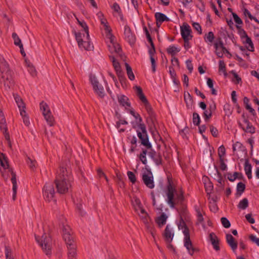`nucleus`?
<instances>
[{
  "label": "nucleus",
  "instance_id": "nucleus-43",
  "mask_svg": "<svg viewBox=\"0 0 259 259\" xmlns=\"http://www.w3.org/2000/svg\"><path fill=\"white\" fill-rule=\"evenodd\" d=\"M221 221L222 225L225 228H228L230 227L231 224L230 223V222L226 218H222Z\"/></svg>",
  "mask_w": 259,
  "mask_h": 259
},
{
  "label": "nucleus",
  "instance_id": "nucleus-31",
  "mask_svg": "<svg viewBox=\"0 0 259 259\" xmlns=\"http://www.w3.org/2000/svg\"><path fill=\"white\" fill-rule=\"evenodd\" d=\"M17 108L19 111L26 109V104L22 98L17 97Z\"/></svg>",
  "mask_w": 259,
  "mask_h": 259
},
{
  "label": "nucleus",
  "instance_id": "nucleus-45",
  "mask_svg": "<svg viewBox=\"0 0 259 259\" xmlns=\"http://www.w3.org/2000/svg\"><path fill=\"white\" fill-rule=\"evenodd\" d=\"M200 117L199 116V115L196 113H194L193 115V121L194 124L196 125H198L200 123Z\"/></svg>",
  "mask_w": 259,
  "mask_h": 259
},
{
  "label": "nucleus",
  "instance_id": "nucleus-7",
  "mask_svg": "<svg viewBox=\"0 0 259 259\" xmlns=\"http://www.w3.org/2000/svg\"><path fill=\"white\" fill-rule=\"evenodd\" d=\"M60 228L62 231V235L66 245L75 243L74 239L72 236V232L70 226L65 223L60 225Z\"/></svg>",
  "mask_w": 259,
  "mask_h": 259
},
{
  "label": "nucleus",
  "instance_id": "nucleus-1",
  "mask_svg": "<svg viewBox=\"0 0 259 259\" xmlns=\"http://www.w3.org/2000/svg\"><path fill=\"white\" fill-rule=\"evenodd\" d=\"M71 171L65 166H61L58 170L54 183L58 193H67L71 188Z\"/></svg>",
  "mask_w": 259,
  "mask_h": 259
},
{
  "label": "nucleus",
  "instance_id": "nucleus-11",
  "mask_svg": "<svg viewBox=\"0 0 259 259\" xmlns=\"http://www.w3.org/2000/svg\"><path fill=\"white\" fill-rule=\"evenodd\" d=\"M142 132L138 133V136L141 141V144L147 148H150L151 145L149 142L145 127H141Z\"/></svg>",
  "mask_w": 259,
  "mask_h": 259
},
{
  "label": "nucleus",
  "instance_id": "nucleus-36",
  "mask_svg": "<svg viewBox=\"0 0 259 259\" xmlns=\"http://www.w3.org/2000/svg\"><path fill=\"white\" fill-rule=\"evenodd\" d=\"M184 99L187 106H192L193 103V100L191 96L189 93H185Z\"/></svg>",
  "mask_w": 259,
  "mask_h": 259
},
{
  "label": "nucleus",
  "instance_id": "nucleus-35",
  "mask_svg": "<svg viewBox=\"0 0 259 259\" xmlns=\"http://www.w3.org/2000/svg\"><path fill=\"white\" fill-rule=\"evenodd\" d=\"M140 211V212L139 213V216L144 220V222H147L148 220L147 218H148V214L146 212L145 209L143 208V207L140 208L138 209V211Z\"/></svg>",
  "mask_w": 259,
  "mask_h": 259
},
{
  "label": "nucleus",
  "instance_id": "nucleus-16",
  "mask_svg": "<svg viewBox=\"0 0 259 259\" xmlns=\"http://www.w3.org/2000/svg\"><path fill=\"white\" fill-rule=\"evenodd\" d=\"M20 120L22 121L24 125L28 127L31 124L29 116L26 111V109L19 111Z\"/></svg>",
  "mask_w": 259,
  "mask_h": 259
},
{
  "label": "nucleus",
  "instance_id": "nucleus-3",
  "mask_svg": "<svg viewBox=\"0 0 259 259\" xmlns=\"http://www.w3.org/2000/svg\"><path fill=\"white\" fill-rule=\"evenodd\" d=\"M178 231L176 232V235L179 236L182 233L184 235V245L187 248L189 253L192 255L194 254L195 248L193 247L192 242L190 238L189 231L186 226L185 223L182 220H180L178 225Z\"/></svg>",
  "mask_w": 259,
  "mask_h": 259
},
{
  "label": "nucleus",
  "instance_id": "nucleus-62",
  "mask_svg": "<svg viewBox=\"0 0 259 259\" xmlns=\"http://www.w3.org/2000/svg\"><path fill=\"white\" fill-rule=\"evenodd\" d=\"M193 26L198 32L199 33H201V28L200 25L197 23H193Z\"/></svg>",
  "mask_w": 259,
  "mask_h": 259
},
{
  "label": "nucleus",
  "instance_id": "nucleus-26",
  "mask_svg": "<svg viewBox=\"0 0 259 259\" xmlns=\"http://www.w3.org/2000/svg\"><path fill=\"white\" fill-rule=\"evenodd\" d=\"M243 43L245 45L246 48L250 51H253V44L251 39L247 35L242 37Z\"/></svg>",
  "mask_w": 259,
  "mask_h": 259
},
{
  "label": "nucleus",
  "instance_id": "nucleus-15",
  "mask_svg": "<svg viewBox=\"0 0 259 259\" xmlns=\"http://www.w3.org/2000/svg\"><path fill=\"white\" fill-rule=\"evenodd\" d=\"M163 236L167 243H171L174 237V228L167 225L164 230Z\"/></svg>",
  "mask_w": 259,
  "mask_h": 259
},
{
  "label": "nucleus",
  "instance_id": "nucleus-52",
  "mask_svg": "<svg viewBox=\"0 0 259 259\" xmlns=\"http://www.w3.org/2000/svg\"><path fill=\"white\" fill-rule=\"evenodd\" d=\"M244 14L245 16H248L251 20H254L255 22H259L255 17H253L250 12L247 10H245L244 12Z\"/></svg>",
  "mask_w": 259,
  "mask_h": 259
},
{
  "label": "nucleus",
  "instance_id": "nucleus-33",
  "mask_svg": "<svg viewBox=\"0 0 259 259\" xmlns=\"http://www.w3.org/2000/svg\"><path fill=\"white\" fill-rule=\"evenodd\" d=\"M133 205L136 211H138V209L142 207V204L140 199L137 197H134V199L132 201Z\"/></svg>",
  "mask_w": 259,
  "mask_h": 259
},
{
  "label": "nucleus",
  "instance_id": "nucleus-2",
  "mask_svg": "<svg viewBox=\"0 0 259 259\" xmlns=\"http://www.w3.org/2000/svg\"><path fill=\"white\" fill-rule=\"evenodd\" d=\"M99 16L101 17V23L103 25L105 31L106 36L110 40V44L108 45L111 53H119L120 51L119 45L115 41V37L111 33L112 30L108 25L107 20L104 18L102 13H99Z\"/></svg>",
  "mask_w": 259,
  "mask_h": 259
},
{
  "label": "nucleus",
  "instance_id": "nucleus-39",
  "mask_svg": "<svg viewBox=\"0 0 259 259\" xmlns=\"http://www.w3.org/2000/svg\"><path fill=\"white\" fill-rule=\"evenodd\" d=\"M245 171L249 179L251 178V166L248 162L245 164Z\"/></svg>",
  "mask_w": 259,
  "mask_h": 259
},
{
  "label": "nucleus",
  "instance_id": "nucleus-19",
  "mask_svg": "<svg viewBox=\"0 0 259 259\" xmlns=\"http://www.w3.org/2000/svg\"><path fill=\"white\" fill-rule=\"evenodd\" d=\"M124 34L131 44H133L136 41V37L132 32L131 28L126 26L124 28Z\"/></svg>",
  "mask_w": 259,
  "mask_h": 259
},
{
  "label": "nucleus",
  "instance_id": "nucleus-24",
  "mask_svg": "<svg viewBox=\"0 0 259 259\" xmlns=\"http://www.w3.org/2000/svg\"><path fill=\"white\" fill-rule=\"evenodd\" d=\"M39 110L42 116L51 112L49 105L44 101H42L40 103Z\"/></svg>",
  "mask_w": 259,
  "mask_h": 259
},
{
  "label": "nucleus",
  "instance_id": "nucleus-55",
  "mask_svg": "<svg viewBox=\"0 0 259 259\" xmlns=\"http://www.w3.org/2000/svg\"><path fill=\"white\" fill-rule=\"evenodd\" d=\"M238 173L235 172L233 175H231V174H228V179L231 181H234L237 177Z\"/></svg>",
  "mask_w": 259,
  "mask_h": 259
},
{
  "label": "nucleus",
  "instance_id": "nucleus-47",
  "mask_svg": "<svg viewBox=\"0 0 259 259\" xmlns=\"http://www.w3.org/2000/svg\"><path fill=\"white\" fill-rule=\"evenodd\" d=\"M245 185L240 182L237 185V191L240 192V195L244 191Z\"/></svg>",
  "mask_w": 259,
  "mask_h": 259
},
{
  "label": "nucleus",
  "instance_id": "nucleus-32",
  "mask_svg": "<svg viewBox=\"0 0 259 259\" xmlns=\"http://www.w3.org/2000/svg\"><path fill=\"white\" fill-rule=\"evenodd\" d=\"M248 200L247 198H243L238 204V207L241 209H245L248 206Z\"/></svg>",
  "mask_w": 259,
  "mask_h": 259
},
{
  "label": "nucleus",
  "instance_id": "nucleus-5",
  "mask_svg": "<svg viewBox=\"0 0 259 259\" xmlns=\"http://www.w3.org/2000/svg\"><path fill=\"white\" fill-rule=\"evenodd\" d=\"M176 193L175 188L171 184L169 183L165 191L166 196V201L170 206L172 208L174 207L176 204L177 200L182 201L183 199V195L182 192H181L180 195H177V198H175Z\"/></svg>",
  "mask_w": 259,
  "mask_h": 259
},
{
  "label": "nucleus",
  "instance_id": "nucleus-14",
  "mask_svg": "<svg viewBox=\"0 0 259 259\" xmlns=\"http://www.w3.org/2000/svg\"><path fill=\"white\" fill-rule=\"evenodd\" d=\"M142 179L147 187L150 189H153L154 187L153 177L151 172H149L148 174H144L142 176Z\"/></svg>",
  "mask_w": 259,
  "mask_h": 259
},
{
  "label": "nucleus",
  "instance_id": "nucleus-48",
  "mask_svg": "<svg viewBox=\"0 0 259 259\" xmlns=\"http://www.w3.org/2000/svg\"><path fill=\"white\" fill-rule=\"evenodd\" d=\"M246 126L244 127L245 131L248 133H254L255 132L254 127L249 125L247 122H246Z\"/></svg>",
  "mask_w": 259,
  "mask_h": 259
},
{
  "label": "nucleus",
  "instance_id": "nucleus-22",
  "mask_svg": "<svg viewBox=\"0 0 259 259\" xmlns=\"http://www.w3.org/2000/svg\"><path fill=\"white\" fill-rule=\"evenodd\" d=\"M43 117L48 124L50 126H52L55 124V119L52 111L44 115Z\"/></svg>",
  "mask_w": 259,
  "mask_h": 259
},
{
  "label": "nucleus",
  "instance_id": "nucleus-59",
  "mask_svg": "<svg viewBox=\"0 0 259 259\" xmlns=\"http://www.w3.org/2000/svg\"><path fill=\"white\" fill-rule=\"evenodd\" d=\"M206 39L210 42H212L214 39V35L212 32H209L206 35Z\"/></svg>",
  "mask_w": 259,
  "mask_h": 259
},
{
  "label": "nucleus",
  "instance_id": "nucleus-8",
  "mask_svg": "<svg viewBox=\"0 0 259 259\" xmlns=\"http://www.w3.org/2000/svg\"><path fill=\"white\" fill-rule=\"evenodd\" d=\"M90 80L95 93L99 97L104 98L106 95V92L98 78L95 75L91 74L90 76Z\"/></svg>",
  "mask_w": 259,
  "mask_h": 259
},
{
  "label": "nucleus",
  "instance_id": "nucleus-40",
  "mask_svg": "<svg viewBox=\"0 0 259 259\" xmlns=\"http://www.w3.org/2000/svg\"><path fill=\"white\" fill-rule=\"evenodd\" d=\"M167 51L169 54L173 56L178 53L180 51V49L174 46H170L167 49Z\"/></svg>",
  "mask_w": 259,
  "mask_h": 259
},
{
  "label": "nucleus",
  "instance_id": "nucleus-53",
  "mask_svg": "<svg viewBox=\"0 0 259 259\" xmlns=\"http://www.w3.org/2000/svg\"><path fill=\"white\" fill-rule=\"evenodd\" d=\"M210 131L213 136L217 137L218 135V131L215 127L212 125L210 126Z\"/></svg>",
  "mask_w": 259,
  "mask_h": 259
},
{
  "label": "nucleus",
  "instance_id": "nucleus-56",
  "mask_svg": "<svg viewBox=\"0 0 259 259\" xmlns=\"http://www.w3.org/2000/svg\"><path fill=\"white\" fill-rule=\"evenodd\" d=\"M245 218L247 221L251 224H254L255 223V221L254 219L252 218V214L250 213L246 214Z\"/></svg>",
  "mask_w": 259,
  "mask_h": 259
},
{
  "label": "nucleus",
  "instance_id": "nucleus-63",
  "mask_svg": "<svg viewBox=\"0 0 259 259\" xmlns=\"http://www.w3.org/2000/svg\"><path fill=\"white\" fill-rule=\"evenodd\" d=\"M150 60H151L152 67V71L153 72H155L156 70V63H155V60L153 56L150 57Z\"/></svg>",
  "mask_w": 259,
  "mask_h": 259
},
{
  "label": "nucleus",
  "instance_id": "nucleus-44",
  "mask_svg": "<svg viewBox=\"0 0 259 259\" xmlns=\"http://www.w3.org/2000/svg\"><path fill=\"white\" fill-rule=\"evenodd\" d=\"M127 176L129 180L132 183H135L136 182V178L134 174L132 171L127 172Z\"/></svg>",
  "mask_w": 259,
  "mask_h": 259
},
{
  "label": "nucleus",
  "instance_id": "nucleus-6",
  "mask_svg": "<svg viewBox=\"0 0 259 259\" xmlns=\"http://www.w3.org/2000/svg\"><path fill=\"white\" fill-rule=\"evenodd\" d=\"M55 191L53 184L48 183L45 184L42 189V195L47 202H52L54 200Z\"/></svg>",
  "mask_w": 259,
  "mask_h": 259
},
{
  "label": "nucleus",
  "instance_id": "nucleus-38",
  "mask_svg": "<svg viewBox=\"0 0 259 259\" xmlns=\"http://www.w3.org/2000/svg\"><path fill=\"white\" fill-rule=\"evenodd\" d=\"M142 102L143 103L144 106L148 113L149 114H152V108L151 105H150L149 102L148 101L147 99L145 100L144 101H142Z\"/></svg>",
  "mask_w": 259,
  "mask_h": 259
},
{
  "label": "nucleus",
  "instance_id": "nucleus-61",
  "mask_svg": "<svg viewBox=\"0 0 259 259\" xmlns=\"http://www.w3.org/2000/svg\"><path fill=\"white\" fill-rule=\"evenodd\" d=\"M98 176L101 177H106V174L103 171V170L101 168H98L97 170Z\"/></svg>",
  "mask_w": 259,
  "mask_h": 259
},
{
  "label": "nucleus",
  "instance_id": "nucleus-12",
  "mask_svg": "<svg viewBox=\"0 0 259 259\" xmlns=\"http://www.w3.org/2000/svg\"><path fill=\"white\" fill-rule=\"evenodd\" d=\"M181 34L186 43L190 40L192 35H191V30L190 27L186 23H184L181 27Z\"/></svg>",
  "mask_w": 259,
  "mask_h": 259
},
{
  "label": "nucleus",
  "instance_id": "nucleus-46",
  "mask_svg": "<svg viewBox=\"0 0 259 259\" xmlns=\"http://www.w3.org/2000/svg\"><path fill=\"white\" fill-rule=\"evenodd\" d=\"M224 110L227 115L231 114L232 110L231 106L229 104H226L224 106Z\"/></svg>",
  "mask_w": 259,
  "mask_h": 259
},
{
  "label": "nucleus",
  "instance_id": "nucleus-37",
  "mask_svg": "<svg viewBox=\"0 0 259 259\" xmlns=\"http://www.w3.org/2000/svg\"><path fill=\"white\" fill-rule=\"evenodd\" d=\"M76 20L78 24L80 25V26L82 28L83 30L84 31L86 35L88 36L89 34V28L86 23L84 21H81L79 20V19L77 18H76Z\"/></svg>",
  "mask_w": 259,
  "mask_h": 259
},
{
  "label": "nucleus",
  "instance_id": "nucleus-51",
  "mask_svg": "<svg viewBox=\"0 0 259 259\" xmlns=\"http://www.w3.org/2000/svg\"><path fill=\"white\" fill-rule=\"evenodd\" d=\"M68 255L70 258H72L75 257L77 255L76 248L68 251Z\"/></svg>",
  "mask_w": 259,
  "mask_h": 259
},
{
  "label": "nucleus",
  "instance_id": "nucleus-34",
  "mask_svg": "<svg viewBox=\"0 0 259 259\" xmlns=\"http://www.w3.org/2000/svg\"><path fill=\"white\" fill-rule=\"evenodd\" d=\"M26 163L29 167L31 170H34L36 168V161L35 160L32 159L30 157H27L26 160Z\"/></svg>",
  "mask_w": 259,
  "mask_h": 259
},
{
  "label": "nucleus",
  "instance_id": "nucleus-17",
  "mask_svg": "<svg viewBox=\"0 0 259 259\" xmlns=\"http://www.w3.org/2000/svg\"><path fill=\"white\" fill-rule=\"evenodd\" d=\"M20 120L22 121L24 125L28 127L31 124L29 116L26 111V109L19 111Z\"/></svg>",
  "mask_w": 259,
  "mask_h": 259
},
{
  "label": "nucleus",
  "instance_id": "nucleus-64",
  "mask_svg": "<svg viewBox=\"0 0 259 259\" xmlns=\"http://www.w3.org/2000/svg\"><path fill=\"white\" fill-rule=\"evenodd\" d=\"M225 154V149L223 146H221L219 148V154L220 157L224 155Z\"/></svg>",
  "mask_w": 259,
  "mask_h": 259
},
{
  "label": "nucleus",
  "instance_id": "nucleus-28",
  "mask_svg": "<svg viewBox=\"0 0 259 259\" xmlns=\"http://www.w3.org/2000/svg\"><path fill=\"white\" fill-rule=\"evenodd\" d=\"M8 161L3 153L0 152V170L6 169L8 167Z\"/></svg>",
  "mask_w": 259,
  "mask_h": 259
},
{
  "label": "nucleus",
  "instance_id": "nucleus-50",
  "mask_svg": "<svg viewBox=\"0 0 259 259\" xmlns=\"http://www.w3.org/2000/svg\"><path fill=\"white\" fill-rule=\"evenodd\" d=\"M6 259H15L14 255L12 254V251L7 249L6 252Z\"/></svg>",
  "mask_w": 259,
  "mask_h": 259
},
{
  "label": "nucleus",
  "instance_id": "nucleus-57",
  "mask_svg": "<svg viewBox=\"0 0 259 259\" xmlns=\"http://www.w3.org/2000/svg\"><path fill=\"white\" fill-rule=\"evenodd\" d=\"M146 152L145 151H143V153H141L140 155V158L143 163H146Z\"/></svg>",
  "mask_w": 259,
  "mask_h": 259
},
{
  "label": "nucleus",
  "instance_id": "nucleus-4",
  "mask_svg": "<svg viewBox=\"0 0 259 259\" xmlns=\"http://www.w3.org/2000/svg\"><path fill=\"white\" fill-rule=\"evenodd\" d=\"M35 238L44 252L47 255L50 254L52 250V243L50 237L46 233L41 232L36 235Z\"/></svg>",
  "mask_w": 259,
  "mask_h": 259
},
{
  "label": "nucleus",
  "instance_id": "nucleus-30",
  "mask_svg": "<svg viewBox=\"0 0 259 259\" xmlns=\"http://www.w3.org/2000/svg\"><path fill=\"white\" fill-rule=\"evenodd\" d=\"M167 217L164 213L162 214L156 220V222L159 227L163 226L166 221Z\"/></svg>",
  "mask_w": 259,
  "mask_h": 259
},
{
  "label": "nucleus",
  "instance_id": "nucleus-41",
  "mask_svg": "<svg viewBox=\"0 0 259 259\" xmlns=\"http://www.w3.org/2000/svg\"><path fill=\"white\" fill-rule=\"evenodd\" d=\"M219 69L220 71H222L225 76H227V73L226 70V65L224 62L222 60L219 61Z\"/></svg>",
  "mask_w": 259,
  "mask_h": 259
},
{
  "label": "nucleus",
  "instance_id": "nucleus-49",
  "mask_svg": "<svg viewBox=\"0 0 259 259\" xmlns=\"http://www.w3.org/2000/svg\"><path fill=\"white\" fill-rule=\"evenodd\" d=\"M217 181L218 182L219 185H218L219 187H222L223 185V183L224 182L221 175L219 172L217 171Z\"/></svg>",
  "mask_w": 259,
  "mask_h": 259
},
{
  "label": "nucleus",
  "instance_id": "nucleus-10",
  "mask_svg": "<svg viewBox=\"0 0 259 259\" xmlns=\"http://www.w3.org/2000/svg\"><path fill=\"white\" fill-rule=\"evenodd\" d=\"M17 46H18V47L20 48V52L21 54L23 56V57L25 58L24 62H25L26 66L27 67L30 68L31 70L36 72V69H35V66L33 65V64L32 63L30 62V61L29 60H28L26 58V54L25 52V50H24V49L23 47V45L21 42V40L18 38H17Z\"/></svg>",
  "mask_w": 259,
  "mask_h": 259
},
{
  "label": "nucleus",
  "instance_id": "nucleus-9",
  "mask_svg": "<svg viewBox=\"0 0 259 259\" xmlns=\"http://www.w3.org/2000/svg\"><path fill=\"white\" fill-rule=\"evenodd\" d=\"M118 101L119 104L126 110L130 109L131 114L135 118L138 122H140L142 121L141 118L138 114H136L134 110L130 109L131 103L128 98L123 95H120L118 96Z\"/></svg>",
  "mask_w": 259,
  "mask_h": 259
},
{
  "label": "nucleus",
  "instance_id": "nucleus-29",
  "mask_svg": "<svg viewBox=\"0 0 259 259\" xmlns=\"http://www.w3.org/2000/svg\"><path fill=\"white\" fill-rule=\"evenodd\" d=\"M74 33L75 36V38L78 43V46H80L82 44L83 40H84L83 35H86V34L82 33L80 32L76 31H74Z\"/></svg>",
  "mask_w": 259,
  "mask_h": 259
},
{
  "label": "nucleus",
  "instance_id": "nucleus-21",
  "mask_svg": "<svg viewBox=\"0 0 259 259\" xmlns=\"http://www.w3.org/2000/svg\"><path fill=\"white\" fill-rule=\"evenodd\" d=\"M226 240L232 249L234 251L237 247V243L235 239L231 234H228L226 235Z\"/></svg>",
  "mask_w": 259,
  "mask_h": 259
},
{
  "label": "nucleus",
  "instance_id": "nucleus-23",
  "mask_svg": "<svg viewBox=\"0 0 259 259\" xmlns=\"http://www.w3.org/2000/svg\"><path fill=\"white\" fill-rule=\"evenodd\" d=\"M209 238L214 249L217 251L219 250V240L216 235L214 233H210L209 235Z\"/></svg>",
  "mask_w": 259,
  "mask_h": 259
},
{
  "label": "nucleus",
  "instance_id": "nucleus-60",
  "mask_svg": "<svg viewBox=\"0 0 259 259\" xmlns=\"http://www.w3.org/2000/svg\"><path fill=\"white\" fill-rule=\"evenodd\" d=\"M249 238L252 242L255 243L257 245L259 246V238H256L253 235H250Z\"/></svg>",
  "mask_w": 259,
  "mask_h": 259
},
{
  "label": "nucleus",
  "instance_id": "nucleus-42",
  "mask_svg": "<svg viewBox=\"0 0 259 259\" xmlns=\"http://www.w3.org/2000/svg\"><path fill=\"white\" fill-rule=\"evenodd\" d=\"M151 157L154 159L156 164H159L161 163V158L160 155L156 153H151Z\"/></svg>",
  "mask_w": 259,
  "mask_h": 259
},
{
  "label": "nucleus",
  "instance_id": "nucleus-25",
  "mask_svg": "<svg viewBox=\"0 0 259 259\" xmlns=\"http://www.w3.org/2000/svg\"><path fill=\"white\" fill-rule=\"evenodd\" d=\"M155 18L157 21V25L158 27L160 26V24L164 21H168L169 19L163 14L161 13H156Z\"/></svg>",
  "mask_w": 259,
  "mask_h": 259
},
{
  "label": "nucleus",
  "instance_id": "nucleus-27",
  "mask_svg": "<svg viewBox=\"0 0 259 259\" xmlns=\"http://www.w3.org/2000/svg\"><path fill=\"white\" fill-rule=\"evenodd\" d=\"M134 89L135 90L136 94L141 102L144 101L147 99L146 97L143 93L142 88L139 86H135Z\"/></svg>",
  "mask_w": 259,
  "mask_h": 259
},
{
  "label": "nucleus",
  "instance_id": "nucleus-20",
  "mask_svg": "<svg viewBox=\"0 0 259 259\" xmlns=\"http://www.w3.org/2000/svg\"><path fill=\"white\" fill-rule=\"evenodd\" d=\"M84 40L82 41V44L80 46H79L80 48H83L85 50L90 51L93 48V46L91 45L90 41L89 35H83Z\"/></svg>",
  "mask_w": 259,
  "mask_h": 259
},
{
  "label": "nucleus",
  "instance_id": "nucleus-54",
  "mask_svg": "<svg viewBox=\"0 0 259 259\" xmlns=\"http://www.w3.org/2000/svg\"><path fill=\"white\" fill-rule=\"evenodd\" d=\"M233 17L235 22L238 24H241L242 23V21L241 19L238 16V15L235 13H233Z\"/></svg>",
  "mask_w": 259,
  "mask_h": 259
},
{
  "label": "nucleus",
  "instance_id": "nucleus-58",
  "mask_svg": "<svg viewBox=\"0 0 259 259\" xmlns=\"http://www.w3.org/2000/svg\"><path fill=\"white\" fill-rule=\"evenodd\" d=\"M149 42L150 43V45L151 46V48L149 50V53L151 57V56H154L155 52V48H154V46L153 41Z\"/></svg>",
  "mask_w": 259,
  "mask_h": 259
},
{
  "label": "nucleus",
  "instance_id": "nucleus-18",
  "mask_svg": "<svg viewBox=\"0 0 259 259\" xmlns=\"http://www.w3.org/2000/svg\"><path fill=\"white\" fill-rule=\"evenodd\" d=\"M113 65L114 66V69L116 71L117 75L118 76L120 81L122 83V81L124 80V77L123 75V73L121 71L120 66L119 63L116 61L114 57L112 58Z\"/></svg>",
  "mask_w": 259,
  "mask_h": 259
},
{
  "label": "nucleus",
  "instance_id": "nucleus-13",
  "mask_svg": "<svg viewBox=\"0 0 259 259\" xmlns=\"http://www.w3.org/2000/svg\"><path fill=\"white\" fill-rule=\"evenodd\" d=\"M214 47L215 49V54L218 57H223L225 53H227L229 54L230 56H231V55L229 54V52L228 51V50L224 47L223 43L221 40L215 42Z\"/></svg>",
  "mask_w": 259,
  "mask_h": 259
}]
</instances>
